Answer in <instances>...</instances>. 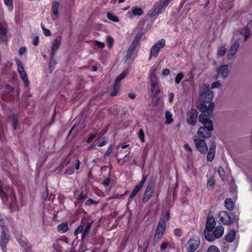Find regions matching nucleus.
<instances>
[{
	"mask_svg": "<svg viewBox=\"0 0 252 252\" xmlns=\"http://www.w3.org/2000/svg\"><path fill=\"white\" fill-rule=\"evenodd\" d=\"M93 223V221H88L86 219H82L81 224L77 227L74 231V235L78 238V235L82 233L81 240H84L85 237L88 235L91 227Z\"/></svg>",
	"mask_w": 252,
	"mask_h": 252,
	"instance_id": "obj_1",
	"label": "nucleus"
},
{
	"mask_svg": "<svg viewBox=\"0 0 252 252\" xmlns=\"http://www.w3.org/2000/svg\"><path fill=\"white\" fill-rule=\"evenodd\" d=\"M166 229V222L163 217L160 218L158 225L156 229L153 241L157 243L162 237Z\"/></svg>",
	"mask_w": 252,
	"mask_h": 252,
	"instance_id": "obj_2",
	"label": "nucleus"
},
{
	"mask_svg": "<svg viewBox=\"0 0 252 252\" xmlns=\"http://www.w3.org/2000/svg\"><path fill=\"white\" fill-rule=\"evenodd\" d=\"M165 40L161 38L155 42L150 50V56L148 60H150L152 57H157L159 54L160 50L164 47Z\"/></svg>",
	"mask_w": 252,
	"mask_h": 252,
	"instance_id": "obj_3",
	"label": "nucleus"
},
{
	"mask_svg": "<svg viewBox=\"0 0 252 252\" xmlns=\"http://www.w3.org/2000/svg\"><path fill=\"white\" fill-rule=\"evenodd\" d=\"M170 0H160L154 5V10L152 12L150 17H154L159 14L162 10L166 7L169 3Z\"/></svg>",
	"mask_w": 252,
	"mask_h": 252,
	"instance_id": "obj_4",
	"label": "nucleus"
},
{
	"mask_svg": "<svg viewBox=\"0 0 252 252\" xmlns=\"http://www.w3.org/2000/svg\"><path fill=\"white\" fill-rule=\"evenodd\" d=\"M155 186L156 181L155 180L150 181L143 194L142 199L143 203H146L152 197L155 190Z\"/></svg>",
	"mask_w": 252,
	"mask_h": 252,
	"instance_id": "obj_5",
	"label": "nucleus"
},
{
	"mask_svg": "<svg viewBox=\"0 0 252 252\" xmlns=\"http://www.w3.org/2000/svg\"><path fill=\"white\" fill-rule=\"evenodd\" d=\"M200 244V238L198 236H193L189 239L187 244L186 249L188 252H194L199 247Z\"/></svg>",
	"mask_w": 252,
	"mask_h": 252,
	"instance_id": "obj_6",
	"label": "nucleus"
},
{
	"mask_svg": "<svg viewBox=\"0 0 252 252\" xmlns=\"http://www.w3.org/2000/svg\"><path fill=\"white\" fill-rule=\"evenodd\" d=\"M216 217L220 224L230 225L232 223L231 218L229 213L226 211H220L217 215Z\"/></svg>",
	"mask_w": 252,
	"mask_h": 252,
	"instance_id": "obj_7",
	"label": "nucleus"
},
{
	"mask_svg": "<svg viewBox=\"0 0 252 252\" xmlns=\"http://www.w3.org/2000/svg\"><path fill=\"white\" fill-rule=\"evenodd\" d=\"M213 93L210 91V87L209 84H204L203 90L200 94V99H203L208 103L212 101L213 98Z\"/></svg>",
	"mask_w": 252,
	"mask_h": 252,
	"instance_id": "obj_8",
	"label": "nucleus"
},
{
	"mask_svg": "<svg viewBox=\"0 0 252 252\" xmlns=\"http://www.w3.org/2000/svg\"><path fill=\"white\" fill-rule=\"evenodd\" d=\"M198 112L194 109H191L187 112L186 121L189 125L195 126L197 123Z\"/></svg>",
	"mask_w": 252,
	"mask_h": 252,
	"instance_id": "obj_9",
	"label": "nucleus"
},
{
	"mask_svg": "<svg viewBox=\"0 0 252 252\" xmlns=\"http://www.w3.org/2000/svg\"><path fill=\"white\" fill-rule=\"evenodd\" d=\"M213 130V125H204L200 127L198 130V135L202 138H210L211 136V131Z\"/></svg>",
	"mask_w": 252,
	"mask_h": 252,
	"instance_id": "obj_10",
	"label": "nucleus"
},
{
	"mask_svg": "<svg viewBox=\"0 0 252 252\" xmlns=\"http://www.w3.org/2000/svg\"><path fill=\"white\" fill-rule=\"evenodd\" d=\"M9 190L11 191V194L13 195L15 198V192L11 187L9 185H5L2 184V182L0 180V196L3 200H7L8 199V196L6 191H8Z\"/></svg>",
	"mask_w": 252,
	"mask_h": 252,
	"instance_id": "obj_11",
	"label": "nucleus"
},
{
	"mask_svg": "<svg viewBox=\"0 0 252 252\" xmlns=\"http://www.w3.org/2000/svg\"><path fill=\"white\" fill-rule=\"evenodd\" d=\"M7 24L5 21L0 22V42H6L7 40Z\"/></svg>",
	"mask_w": 252,
	"mask_h": 252,
	"instance_id": "obj_12",
	"label": "nucleus"
},
{
	"mask_svg": "<svg viewBox=\"0 0 252 252\" xmlns=\"http://www.w3.org/2000/svg\"><path fill=\"white\" fill-rule=\"evenodd\" d=\"M16 239L18 243L24 248V252H32V246L28 243L25 238H23L22 235L17 236Z\"/></svg>",
	"mask_w": 252,
	"mask_h": 252,
	"instance_id": "obj_13",
	"label": "nucleus"
},
{
	"mask_svg": "<svg viewBox=\"0 0 252 252\" xmlns=\"http://www.w3.org/2000/svg\"><path fill=\"white\" fill-rule=\"evenodd\" d=\"M196 149L202 154H206L208 151V147L206 142L202 139H194Z\"/></svg>",
	"mask_w": 252,
	"mask_h": 252,
	"instance_id": "obj_14",
	"label": "nucleus"
},
{
	"mask_svg": "<svg viewBox=\"0 0 252 252\" xmlns=\"http://www.w3.org/2000/svg\"><path fill=\"white\" fill-rule=\"evenodd\" d=\"M144 14L143 9L138 6H133L127 12V16L129 18H132L134 16H140Z\"/></svg>",
	"mask_w": 252,
	"mask_h": 252,
	"instance_id": "obj_15",
	"label": "nucleus"
},
{
	"mask_svg": "<svg viewBox=\"0 0 252 252\" xmlns=\"http://www.w3.org/2000/svg\"><path fill=\"white\" fill-rule=\"evenodd\" d=\"M2 230V231L0 240V244L2 251L3 252H6V245L10 240V237L6 233L5 229Z\"/></svg>",
	"mask_w": 252,
	"mask_h": 252,
	"instance_id": "obj_16",
	"label": "nucleus"
},
{
	"mask_svg": "<svg viewBox=\"0 0 252 252\" xmlns=\"http://www.w3.org/2000/svg\"><path fill=\"white\" fill-rule=\"evenodd\" d=\"M216 224L215 219L213 216L208 215L205 224V229L208 231L212 232Z\"/></svg>",
	"mask_w": 252,
	"mask_h": 252,
	"instance_id": "obj_17",
	"label": "nucleus"
},
{
	"mask_svg": "<svg viewBox=\"0 0 252 252\" xmlns=\"http://www.w3.org/2000/svg\"><path fill=\"white\" fill-rule=\"evenodd\" d=\"M61 41L62 37L61 35L57 36L53 41L51 49L52 58L55 56L56 52L59 48L61 44Z\"/></svg>",
	"mask_w": 252,
	"mask_h": 252,
	"instance_id": "obj_18",
	"label": "nucleus"
},
{
	"mask_svg": "<svg viewBox=\"0 0 252 252\" xmlns=\"http://www.w3.org/2000/svg\"><path fill=\"white\" fill-rule=\"evenodd\" d=\"M239 46L240 44L239 42H235L230 47L227 54V59L228 60H231L233 58L234 55L237 53L239 48Z\"/></svg>",
	"mask_w": 252,
	"mask_h": 252,
	"instance_id": "obj_19",
	"label": "nucleus"
},
{
	"mask_svg": "<svg viewBox=\"0 0 252 252\" xmlns=\"http://www.w3.org/2000/svg\"><path fill=\"white\" fill-rule=\"evenodd\" d=\"M64 242L60 239L57 240L53 245V252H63V245Z\"/></svg>",
	"mask_w": 252,
	"mask_h": 252,
	"instance_id": "obj_20",
	"label": "nucleus"
},
{
	"mask_svg": "<svg viewBox=\"0 0 252 252\" xmlns=\"http://www.w3.org/2000/svg\"><path fill=\"white\" fill-rule=\"evenodd\" d=\"M228 72V67L227 64L221 65L217 70V74L220 75L223 78H225L227 77Z\"/></svg>",
	"mask_w": 252,
	"mask_h": 252,
	"instance_id": "obj_21",
	"label": "nucleus"
},
{
	"mask_svg": "<svg viewBox=\"0 0 252 252\" xmlns=\"http://www.w3.org/2000/svg\"><path fill=\"white\" fill-rule=\"evenodd\" d=\"M199 121L204 125H213L212 121L208 118V116L204 114L201 113L199 116Z\"/></svg>",
	"mask_w": 252,
	"mask_h": 252,
	"instance_id": "obj_22",
	"label": "nucleus"
},
{
	"mask_svg": "<svg viewBox=\"0 0 252 252\" xmlns=\"http://www.w3.org/2000/svg\"><path fill=\"white\" fill-rule=\"evenodd\" d=\"M214 234L217 239L220 238L224 233V228L221 225H218L214 228Z\"/></svg>",
	"mask_w": 252,
	"mask_h": 252,
	"instance_id": "obj_23",
	"label": "nucleus"
},
{
	"mask_svg": "<svg viewBox=\"0 0 252 252\" xmlns=\"http://www.w3.org/2000/svg\"><path fill=\"white\" fill-rule=\"evenodd\" d=\"M215 149L216 145L214 144H212L207 156V159L208 161H212L213 160L215 156Z\"/></svg>",
	"mask_w": 252,
	"mask_h": 252,
	"instance_id": "obj_24",
	"label": "nucleus"
},
{
	"mask_svg": "<svg viewBox=\"0 0 252 252\" xmlns=\"http://www.w3.org/2000/svg\"><path fill=\"white\" fill-rule=\"evenodd\" d=\"M69 227L67 222L62 223L58 225L57 230L60 233H64L68 231Z\"/></svg>",
	"mask_w": 252,
	"mask_h": 252,
	"instance_id": "obj_25",
	"label": "nucleus"
},
{
	"mask_svg": "<svg viewBox=\"0 0 252 252\" xmlns=\"http://www.w3.org/2000/svg\"><path fill=\"white\" fill-rule=\"evenodd\" d=\"M11 119L13 129V130H16L19 126V118L16 114L13 113L11 117Z\"/></svg>",
	"mask_w": 252,
	"mask_h": 252,
	"instance_id": "obj_26",
	"label": "nucleus"
},
{
	"mask_svg": "<svg viewBox=\"0 0 252 252\" xmlns=\"http://www.w3.org/2000/svg\"><path fill=\"white\" fill-rule=\"evenodd\" d=\"M208 103L205 101L203 99H200V102L197 104V108L198 110L202 112V113H204L207 112V104Z\"/></svg>",
	"mask_w": 252,
	"mask_h": 252,
	"instance_id": "obj_27",
	"label": "nucleus"
},
{
	"mask_svg": "<svg viewBox=\"0 0 252 252\" xmlns=\"http://www.w3.org/2000/svg\"><path fill=\"white\" fill-rule=\"evenodd\" d=\"M235 235L236 231L233 229L225 236V239L227 242H232L235 239Z\"/></svg>",
	"mask_w": 252,
	"mask_h": 252,
	"instance_id": "obj_28",
	"label": "nucleus"
},
{
	"mask_svg": "<svg viewBox=\"0 0 252 252\" xmlns=\"http://www.w3.org/2000/svg\"><path fill=\"white\" fill-rule=\"evenodd\" d=\"M204 235L205 239L210 242L214 241L216 239V237L215 236L214 233L212 232L208 231L206 230H204Z\"/></svg>",
	"mask_w": 252,
	"mask_h": 252,
	"instance_id": "obj_29",
	"label": "nucleus"
},
{
	"mask_svg": "<svg viewBox=\"0 0 252 252\" xmlns=\"http://www.w3.org/2000/svg\"><path fill=\"white\" fill-rule=\"evenodd\" d=\"M140 189H141L140 188L137 186H135V188L132 190L131 193L127 199L128 203L131 202L133 200V198L136 196L137 193L140 190Z\"/></svg>",
	"mask_w": 252,
	"mask_h": 252,
	"instance_id": "obj_30",
	"label": "nucleus"
},
{
	"mask_svg": "<svg viewBox=\"0 0 252 252\" xmlns=\"http://www.w3.org/2000/svg\"><path fill=\"white\" fill-rule=\"evenodd\" d=\"M19 73L20 74L21 78L24 81L25 86L26 87H29L30 81L29 80L28 77L26 72L25 71Z\"/></svg>",
	"mask_w": 252,
	"mask_h": 252,
	"instance_id": "obj_31",
	"label": "nucleus"
},
{
	"mask_svg": "<svg viewBox=\"0 0 252 252\" xmlns=\"http://www.w3.org/2000/svg\"><path fill=\"white\" fill-rule=\"evenodd\" d=\"M225 206L229 211H232L234 209V204L231 198H226L224 202Z\"/></svg>",
	"mask_w": 252,
	"mask_h": 252,
	"instance_id": "obj_32",
	"label": "nucleus"
},
{
	"mask_svg": "<svg viewBox=\"0 0 252 252\" xmlns=\"http://www.w3.org/2000/svg\"><path fill=\"white\" fill-rule=\"evenodd\" d=\"M152 94L151 98L152 102L155 106H157L158 104L160 99L159 96V93H152Z\"/></svg>",
	"mask_w": 252,
	"mask_h": 252,
	"instance_id": "obj_33",
	"label": "nucleus"
},
{
	"mask_svg": "<svg viewBox=\"0 0 252 252\" xmlns=\"http://www.w3.org/2000/svg\"><path fill=\"white\" fill-rule=\"evenodd\" d=\"M60 3L57 1H53L52 3V11L54 15L57 16L59 14L58 8Z\"/></svg>",
	"mask_w": 252,
	"mask_h": 252,
	"instance_id": "obj_34",
	"label": "nucleus"
},
{
	"mask_svg": "<svg viewBox=\"0 0 252 252\" xmlns=\"http://www.w3.org/2000/svg\"><path fill=\"white\" fill-rule=\"evenodd\" d=\"M161 251H164L166 249H174V245L167 242H163L160 247Z\"/></svg>",
	"mask_w": 252,
	"mask_h": 252,
	"instance_id": "obj_35",
	"label": "nucleus"
},
{
	"mask_svg": "<svg viewBox=\"0 0 252 252\" xmlns=\"http://www.w3.org/2000/svg\"><path fill=\"white\" fill-rule=\"evenodd\" d=\"M106 17L109 20H111L114 22L117 23L119 22V19L118 17L111 12H108L107 13Z\"/></svg>",
	"mask_w": 252,
	"mask_h": 252,
	"instance_id": "obj_36",
	"label": "nucleus"
},
{
	"mask_svg": "<svg viewBox=\"0 0 252 252\" xmlns=\"http://www.w3.org/2000/svg\"><path fill=\"white\" fill-rule=\"evenodd\" d=\"M150 82H151V86L158 85V80H157V78L156 76V72H155V70H154L151 73Z\"/></svg>",
	"mask_w": 252,
	"mask_h": 252,
	"instance_id": "obj_37",
	"label": "nucleus"
},
{
	"mask_svg": "<svg viewBox=\"0 0 252 252\" xmlns=\"http://www.w3.org/2000/svg\"><path fill=\"white\" fill-rule=\"evenodd\" d=\"M165 115L166 119L165 121V124L166 125L170 124L173 121V119L172 118V115L171 113L169 111H166L165 112Z\"/></svg>",
	"mask_w": 252,
	"mask_h": 252,
	"instance_id": "obj_38",
	"label": "nucleus"
},
{
	"mask_svg": "<svg viewBox=\"0 0 252 252\" xmlns=\"http://www.w3.org/2000/svg\"><path fill=\"white\" fill-rule=\"evenodd\" d=\"M3 1L8 10L10 12L12 11L13 10V0H3Z\"/></svg>",
	"mask_w": 252,
	"mask_h": 252,
	"instance_id": "obj_39",
	"label": "nucleus"
},
{
	"mask_svg": "<svg viewBox=\"0 0 252 252\" xmlns=\"http://www.w3.org/2000/svg\"><path fill=\"white\" fill-rule=\"evenodd\" d=\"M15 63L17 66V70L19 73L25 72L24 66L22 64L21 62L18 59H15Z\"/></svg>",
	"mask_w": 252,
	"mask_h": 252,
	"instance_id": "obj_40",
	"label": "nucleus"
},
{
	"mask_svg": "<svg viewBox=\"0 0 252 252\" xmlns=\"http://www.w3.org/2000/svg\"><path fill=\"white\" fill-rule=\"evenodd\" d=\"M226 49L224 46H220L218 50L217 55L220 57H223L225 55Z\"/></svg>",
	"mask_w": 252,
	"mask_h": 252,
	"instance_id": "obj_41",
	"label": "nucleus"
},
{
	"mask_svg": "<svg viewBox=\"0 0 252 252\" xmlns=\"http://www.w3.org/2000/svg\"><path fill=\"white\" fill-rule=\"evenodd\" d=\"M184 77V74L183 72L178 73L175 77V82L177 84H179Z\"/></svg>",
	"mask_w": 252,
	"mask_h": 252,
	"instance_id": "obj_42",
	"label": "nucleus"
},
{
	"mask_svg": "<svg viewBox=\"0 0 252 252\" xmlns=\"http://www.w3.org/2000/svg\"><path fill=\"white\" fill-rule=\"evenodd\" d=\"M208 104H209V105L207 106V112L209 115H211L213 112L214 104L212 101Z\"/></svg>",
	"mask_w": 252,
	"mask_h": 252,
	"instance_id": "obj_43",
	"label": "nucleus"
},
{
	"mask_svg": "<svg viewBox=\"0 0 252 252\" xmlns=\"http://www.w3.org/2000/svg\"><path fill=\"white\" fill-rule=\"evenodd\" d=\"M99 201H95L92 198H89L85 202V204L86 206H91L93 204H98Z\"/></svg>",
	"mask_w": 252,
	"mask_h": 252,
	"instance_id": "obj_44",
	"label": "nucleus"
},
{
	"mask_svg": "<svg viewBox=\"0 0 252 252\" xmlns=\"http://www.w3.org/2000/svg\"><path fill=\"white\" fill-rule=\"evenodd\" d=\"M138 137H139V139H140V140L143 142H144L145 141V134H144V130L142 128H140L139 129V130L138 131Z\"/></svg>",
	"mask_w": 252,
	"mask_h": 252,
	"instance_id": "obj_45",
	"label": "nucleus"
},
{
	"mask_svg": "<svg viewBox=\"0 0 252 252\" xmlns=\"http://www.w3.org/2000/svg\"><path fill=\"white\" fill-rule=\"evenodd\" d=\"M143 34L141 32L138 33L134 38L133 41L138 43L139 44V42L141 39L142 38Z\"/></svg>",
	"mask_w": 252,
	"mask_h": 252,
	"instance_id": "obj_46",
	"label": "nucleus"
},
{
	"mask_svg": "<svg viewBox=\"0 0 252 252\" xmlns=\"http://www.w3.org/2000/svg\"><path fill=\"white\" fill-rule=\"evenodd\" d=\"M147 178V175H143L142 178L141 180L140 181L139 184L137 185V187L140 188L141 189L143 187L144 184H145Z\"/></svg>",
	"mask_w": 252,
	"mask_h": 252,
	"instance_id": "obj_47",
	"label": "nucleus"
},
{
	"mask_svg": "<svg viewBox=\"0 0 252 252\" xmlns=\"http://www.w3.org/2000/svg\"><path fill=\"white\" fill-rule=\"evenodd\" d=\"M108 141L105 137H102L100 139L99 142L97 144L98 147H102L107 144Z\"/></svg>",
	"mask_w": 252,
	"mask_h": 252,
	"instance_id": "obj_48",
	"label": "nucleus"
},
{
	"mask_svg": "<svg viewBox=\"0 0 252 252\" xmlns=\"http://www.w3.org/2000/svg\"><path fill=\"white\" fill-rule=\"evenodd\" d=\"M215 183L216 182L214 178L210 177L208 180V182L207 183V186L208 187H210L211 188H212L215 185Z\"/></svg>",
	"mask_w": 252,
	"mask_h": 252,
	"instance_id": "obj_49",
	"label": "nucleus"
},
{
	"mask_svg": "<svg viewBox=\"0 0 252 252\" xmlns=\"http://www.w3.org/2000/svg\"><path fill=\"white\" fill-rule=\"evenodd\" d=\"M134 52V51H132L131 49L128 48L127 49V50L126 51V54L125 55V59L126 60L129 59L131 57V56L133 55Z\"/></svg>",
	"mask_w": 252,
	"mask_h": 252,
	"instance_id": "obj_50",
	"label": "nucleus"
},
{
	"mask_svg": "<svg viewBox=\"0 0 252 252\" xmlns=\"http://www.w3.org/2000/svg\"><path fill=\"white\" fill-rule=\"evenodd\" d=\"M87 198V193L86 192H85L84 191H82L80 194L79 195L77 199L78 200H83Z\"/></svg>",
	"mask_w": 252,
	"mask_h": 252,
	"instance_id": "obj_51",
	"label": "nucleus"
},
{
	"mask_svg": "<svg viewBox=\"0 0 252 252\" xmlns=\"http://www.w3.org/2000/svg\"><path fill=\"white\" fill-rule=\"evenodd\" d=\"M151 92L152 93H160V89L158 85L151 86Z\"/></svg>",
	"mask_w": 252,
	"mask_h": 252,
	"instance_id": "obj_52",
	"label": "nucleus"
},
{
	"mask_svg": "<svg viewBox=\"0 0 252 252\" xmlns=\"http://www.w3.org/2000/svg\"><path fill=\"white\" fill-rule=\"evenodd\" d=\"M207 252H220V251L216 246H211L208 248Z\"/></svg>",
	"mask_w": 252,
	"mask_h": 252,
	"instance_id": "obj_53",
	"label": "nucleus"
},
{
	"mask_svg": "<svg viewBox=\"0 0 252 252\" xmlns=\"http://www.w3.org/2000/svg\"><path fill=\"white\" fill-rule=\"evenodd\" d=\"M245 40L246 41L251 35V31L248 27L245 28Z\"/></svg>",
	"mask_w": 252,
	"mask_h": 252,
	"instance_id": "obj_54",
	"label": "nucleus"
},
{
	"mask_svg": "<svg viewBox=\"0 0 252 252\" xmlns=\"http://www.w3.org/2000/svg\"><path fill=\"white\" fill-rule=\"evenodd\" d=\"M182 230L180 228H176L174 230V234L177 237H181L182 235Z\"/></svg>",
	"mask_w": 252,
	"mask_h": 252,
	"instance_id": "obj_55",
	"label": "nucleus"
},
{
	"mask_svg": "<svg viewBox=\"0 0 252 252\" xmlns=\"http://www.w3.org/2000/svg\"><path fill=\"white\" fill-rule=\"evenodd\" d=\"M41 28L43 31L44 34L46 36H49L51 35V32L49 30L46 29L43 25L41 26Z\"/></svg>",
	"mask_w": 252,
	"mask_h": 252,
	"instance_id": "obj_56",
	"label": "nucleus"
},
{
	"mask_svg": "<svg viewBox=\"0 0 252 252\" xmlns=\"http://www.w3.org/2000/svg\"><path fill=\"white\" fill-rule=\"evenodd\" d=\"M96 133L91 134V135L87 139L86 142L88 144L91 143L92 141L94 139V138L96 136Z\"/></svg>",
	"mask_w": 252,
	"mask_h": 252,
	"instance_id": "obj_57",
	"label": "nucleus"
},
{
	"mask_svg": "<svg viewBox=\"0 0 252 252\" xmlns=\"http://www.w3.org/2000/svg\"><path fill=\"white\" fill-rule=\"evenodd\" d=\"M139 45V44L132 41V43H131V44L129 46L128 48L131 49V50L134 51L135 50L136 48H137V47Z\"/></svg>",
	"mask_w": 252,
	"mask_h": 252,
	"instance_id": "obj_58",
	"label": "nucleus"
},
{
	"mask_svg": "<svg viewBox=\"0 0 252 252\" xmlns=\"http://www.w3.org/2000/svg\"><path fill=\"white\" fill-rule=\"evenodd\" d=\"M218 173H219V175L220 176V177L221 178H223V177H224L225 172H224V170L223 168L222 167H221V166L219 167V168L218 169Z\"/></svg>",
	"mask_w": 252,
	"mask_h": 252,
	"instance_id": "obj_59",
	"label": "nucleus"
},
{
	"mask_svg": "<svg viewBox=\"0 0 252 252\" xmlns=\"http://www.w3.org/2000/svg\"><path fill=\"white\" fill-rule=\"evenodd\" d=\"M126 76V73L125 72H123L119 74L116 78L117 79V81H121L123 79H124Z\"/></svg>",
	"mask_w": 252,
	"mask_h": 252,
	"instance_id": "obj_60",
	"label": "nucleus"
},
{
	"mask_svg": "<svg viewBox=\"0 0 252 252\" xmlns=\"http://www.w3.org/2000/svg\"><path fill=\"white\" fill-rule=\"evenodd\" d=\"M119 91V88L113 86V91L111 93V95L113 96H116L118 94Z\"/></svg>",
	"mask_w": 252,
	"mask_h": 252,
	"instance_id": "obj_61",
	"label": "nucleus"
},
{
	"mask_svg": "<svg viewBox=\"0 0 252 252\" xmlns=\"http://www.w3.org/2000/svg\"><path fill=\"white\" fill-rule=\"evenodd\" d=\"M95 45L100 49H103L105 47V44L104 43L98 41L97 40L94 41Z\"/></svg>",
	"mask_w": 252,
	"mask_h": 252,
	"instance_id": "obj_62",
	"label": "nucleus"
},
{
	"mask_svg": "<svg viewBox=\"0 0 252 252\" xmlns=\"http://www.w3.org/2000/svg\"><path fill=\"white\" fill-rule=\"evenodd\" d=\"M170 73V70L168 68L163 69L162 71V75L163 76H167Z\"/></svg>",
	"mask_w": 252,
	"mask_h": 252,
	"instance_id": "obj_63",
	"label": "nucleus"
},
{
	"mask_svg": "<svg viewBox=\"0 0 252 252\" xmlns=\"http://www.w3.org/2000/svg\"><path fill=\"white\" fill-rule=\"evenodd\" d=\"M112 149L111 148V146H110L107 149L106 152L104 153V157H108L110 155V154L112 153Z\"/></svg>",
	"mask_w": 252,
	"mask_h": 252,
	"instance_id": "obj_64",
	"label": "nucleus"
}]
</instances>
